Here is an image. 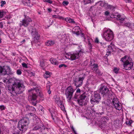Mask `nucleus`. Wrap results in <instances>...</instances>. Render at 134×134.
<instances>
[{
    "label": "nucleus",
    "instance_id": "nucleus-1",
    "mask_svg": "<svg viewBox=\"0 0 134 134\" xmlns=\"http://www.w3.org/2000/svg\"><path fill=\"white\" fill-rule=\"evenodd\" d=\"M40 89V87L38 86L37 84H34L33 88L28 90L29 92H31L29 97L31 100H36L37 98L36 93L40 97H42V94Z\"/></svg>",
    "mask_w": 134,
    "mask_h": 134
},
{
    "label": "nucleus",
    "instance_id": "nucleus-2",
    "mask_svg": "<svg viewBox=\"0 0 134 134\" xmlns=\"http://www.w3.org/2000/svg\"><path fill=\"white\" fill-rule=\"evenodd\" d=\"M24 88L23 84H8L6 87V89L10 92L14 91L16 94L22 93Z\"/></svg>",
    "mask_w": 134,
    "mask_h": 134
},
{
    "label": "nucleus",
    "instance_id": "nucleus-3",
    "mask_svg": "<svg viewBox=\"0 0 134 134\" xmlns=\"http://www.w3.org/2000/svg\"><path fill=\"white\" fill-rule=\"evenodd\" d=\"M120 61L123 63L124 69L129 70L131 69L133 65L131 58L127 55H125L121 58Z\"/></svg>",
    "mask_w": 134,
    "mask_h": 134
},
{
    "label": "nucleus",
    "instance_id": "nucleus-4",
    "mask_svg": "<svg viewBox=\"0 0 134 134\" xmlns=\"http://www.w3.org/2000/svg\"><path fill=\"white\" fill-rule=\"evenodd\" d=\"M28 124V119L24 118L19 122L18 127L20 131L23 132L26 130Z\"/></svg>",
    "mask_w": 134,
    "mask_h": 134
},
{
    "label": "nucleus",
    "instance_id": "nucleus-5",
    "mask_svg": "<svg viewBox=\"0 0 134 134\" xmlns=\"http://www.w3.org/2000/svg\"><path fill=\"white\" fill-rule=\"evenodd\" d=\"M102 36L106 41H111L114 37L112 31L109 29H104Z\"/></svg>",
    "mask_w": 134,
    "mask_h": 134
},
{
    "label": "nucleus",
    "instance_id": "nucleus-6",
    "mask_svg": "<svg viewBox=\"0 0 134 134\" xmlns=\"http://www.w3.org/2000/svg\"><path fill=\"white\" fill-rule=\"evenodd\" d=\"M83 53L81 50H80L73 54L68 53L67 55L68 58L71 60H73L79 58Z\"/></svg>",
    "mask_w": 134,
    "mask_h": 134
},
{
    "label": "nucleus",
    "instance_id": "nucleus-7",
    "mask_svg": "<svg viewBox=\"0 0 134 134\" xmlns=\"http://www.w3.org/2000/svg\"><path fill=\"white\" fill-rule=\"evenodd\" d=\"M74 91L71 86L68 87L65 90V94L69 102H70Z\"/></svg>",
    "mask_w": 134,
    "mask_h": 134
},
{
    "label": "nucleus",
    "instance_id": "nucleus-8",
    "mask_svg": "<svg viewBox=\"0 0 134 134\" xmlns=\"http://www.w3.org/2000/svg\"><path fill=\"white\" fill-rule=\"evenodd\" d=\"M12 75L13 73L11 72L10 68L7 66L5 68L4 66H0V75H4L6 74Z\"/></svg>",
    "mask_w": 134,
    "mask_h": 134
},
{
    "label": "nucleus",
    "instance_id": "nucleus-9",
    "mask_svg": "<svg viewBox=\"0 0 134 134\" xmlns=\"http://www.w3.org/2000/svg\"><path fill=\"white\" fill-rule=\"evenodd\" d=\"M86 97V96L85 93H84L81 94L79 99L77 100L78 103L80 106L85 105L87 104V101Z\"/></svg>",
    "mask_w": 134,
    "mask_h": 134
},
{
    "label": "nucleus",
    "instance_id": "nucleus-10",
    "mask_svg": "<svg viewBox=\"0 0 134 134\" xmlns=\"http://www.w3.org/2000/svg\"><path fill=\"white\" fill-rule=\"evenodd\" d=\"M102 94L109 97V96L111 95L112 91L109 90L107 87L105 86H102L99 89Z\"/></svg>",
    "mask_w": 134,
    "mask_h": 134
},
{
    "label": "nucleus",
    "instance_id": "nucleus-11",
    "mask_svg": "<svg viewBox=\"0 0 134 134\" xmlns=\"http://www.w3.org/2000/svg\"><path fill=\"white\" fill-rule=\"evenodd\" d=\"M28 30L30 32H31V35L34 41H37L39 39V36L35 29L33 27L31 26L29 28Z\"/></svg>",
    "mask_w": 134,
    "mask_h": 134
},
{
    "label": "nucleus",
    "instance_id": "nucleus-12",
    "mask_svg": "<svg viewBox=\"0 0 134 134\" xmlns=\"http://www.w3.org/2000/svg\"><path fill=\"white\" fill-rule=\"evenodd\" d=\"M101 97L100 95L97 93H94L92 96L90 102L92 104H94L96 103H98L100 100Z\"/></svg>",
    "mask_w": 134,
    "mask_h": 134
},
{
    "label": "nucleus",
    "instance_id": "nucleus-13",
    "mask_svg": "<svg viewBox=\"0 0 134 134\" xmlns=\"http://www.w3.org/2000/svg\"><path fill=\"white\" fill-rule=\"evenodd\" d=\"M24 16H25L24 18L20 21L19 25L21 26H23L26 27L28 26L30 23L32 21V20L29 16H26L25 15Z\"/></svg>",
    "mask_w": 134,
    "mask_h": 134
},
{
    "label": "nucleus",
    "instance_id": "nucleus-14",
    "mask_svg": "<svg viewBox=\"0 0 134 134\" xmlns=\"http://www.w3.org/2000/svg\"><path fill=\"white\" fill-rule=\"evenodd\" d=\"M112 103L116 110H120L122 109V105L117 98H114L112 100Z\"/></svg>",
    "mask_w": 134,
    "mask_h": 134
},
{
    "label": "nucleus",
    "instance_id": "nucleus-15",
    "mask_svg": "<svg viewBox=\"0 0 134 134\" xmlns=\"http://www.w3.org/2000/svg\"><path fill=\"white\" fill-rule=\"evenodd\" d=\"M27 109L30 111L29 112V114L31 116H32L34 114V112L35 111L36 109L35 108L32 106H28L27 107Z\"/></svg>",
    "mask_w": 134,
    "mask_h": 134
},
{
    "label": "nucleus",
    "instance_id": "nucleus-16",
    "mask_svg": "<svg viewBox=\"0 0 134 134\" xmlns=\"http://www.w3.org/2000/svg\"><path fill=\"white\" fill-rule=\"evenodd\" d=\"M43 125L41 123H38V124L36 125L32 129V130L36 131L40 128L43 129Z\"/></svg>",
    "mask_w": 134,
    "mask_h": 134
},
{
    "label": "nucleus",
    "instance_id": "nucleus-17",
    "mask_svg": "<svg viewBox=\"0 0 134 134\" xmlns=\"http://www.w3.org/2000/svg\"><path fill=\"white\" fill-rule=\"evenodd\" d=\"M114 47V45L112 43H111L110 45L108 46L107 55H109V54H110V52L113 51V47Z\"/></svg>",
    "mask_w": 134,
    "mask_h": 134
},
{
    "label": "nucleus",
    "instance_id": "nucleus-18",
    "mask_svg": "<svg viewBox=\"0 0 134 134\" xmlns=\"http://www.w3.org/2000/svg\"><path fill=\"white\" fill-rule=\"evenodd\" d=\"M24 4L29 7H31L33 5V4L30 0H23L22 1Z\"/></svg>",
    "mask_w": 134,
    "mask_h": 134
},
{
    "label": "nucleus",
    "instance_id": "nucleus-19",
    "mask_svg": "<svg viewBox=\"0 0 134 134\" xmlns=\"http://www.w3.org/2000/svg\"><path fill=\"white\" fill-rule=\"evenodd\" d=\"M81 91L80 89L78 88L76 91V92L75 94L74 98L75 99H77L79 97H80V95Z\"/></svg>",
    "mask_w": 134,
    "mask_h": 134
},
{
    "label": "nucleus",
    "instance_id": "nucleus-20",
    "mask_svg": "<svg viewBox=\"0 0 134 134\" xmlns=\"http://www.w3.org/2000/svg\"><path fill=\"white\" fill-rule=\"evenodd\" d=\"M98 3H99V5L101 7H104L105 8H106L107 5V3L101 1L96 3L95 5H97Z\"/></svg>",
    "mask_w": 134,
    "mask_h": 134
},
{
    "label": "nucleus",
    "instance_id": "nucleus-21",
    "mask_svg": "<svg viewBox=\"0 0 134 134\" xmlns=\"http://www.w3.org/2000/svg\"><path fill=\"white\" fill-rule=\"evenodd\" d=\"M51 62V63L54 65H58L59 64L58 62L57 61L56 59L51 58L49 60Z\"/></svg>",
    "mask_w": 134,
    "mask_h": 134
},
{
    "label": "nucleus",
    "instance_id": "nucleus-22",
    "mask_svg": "<svg viewBox=\"0 0 134 134\" xmlns=\"http://www.w3.org/2000/svg\"><path fill=\"white\" fill-rule=\"evenodd\" d=\"M65 20L68 23H69L75 24V22L72 19H71L69 17H67L65 18Z\"/></svg>",
    "mask_w": 134,
    "mask_h": 134
},
{
    "label": "nucleus",
    "instance_id": "nucleus-23",
    "mask_svg": "<svg viewBox=\"0 0 134 134\" xmlns=\"http://www.w3.org/2000/svg\"><path fill=\"white\" fill-rule=\"evenodd\" d=\"M52 73L48 71H46L44 75V77L46 79L52 75Z\"/></svg>",
    "mask_w": 134,
    "mask_h": 134
},
{
    "label": "nucleus",
    "instance_id": "nucleus-24",
    "mask_svg": "<svg viewBox=\"0 0 134 134\" xmlns=\"http://www.w3.org/2000/svg\"><path fill=\"white\" fill-rule=\"evenodd\" d=\"M54 43V41L49 40L47 41L46 42V44L47 46H49L53 45Z\"/></svg>",
    "mask_w": 134,
    "mask_h": 134
},
{
    "label": "nucleus",
    "instance_id": "nucleus-25",
    "mask_svg": "<svg viewBox=\"0 0 134 134\" xmlns=\"http://www.w3.org/2000/svg\"><path fill=\"white\" fill-rule=\"evenodd\" d=\"M116 16H117L116 18L118 19L121 21L124 20L125 18V17H122L119 14H118L117 15H116Z\"/></svg>",
    "mask_w": 134,
    "mask_h": 134
},
{
    "label": "nucleus",
    "instance_id": "nucleus-26",
    "mask_svg": "<svg viewBox=\"0 0 134 134\" xmlns=\"http://www.w3.org/2000/svg\"><path fill=\"white\" fill-rule=\"evenodd\" d=\"M98 66L97 64H94L93 65L91 66L92 69L94 71L98 69Z\"/></svg>",
    "mask_w": 134,
    "mask_h": 134
},
{
    "label": "nucleus",
    "instance_id": "nucleus-27",
    "mask_svg": "<svg viewBox=\"0 0 134 134\" xmlns=\"http://www.w3.org/2000/svg\"><path fill=\"white\" fill-rule=\"evenodd\" d=\"M58 105L62 110H65V108L62 102L61 103L59 102Z\"/></svg>",
    "mask_w": 134,
    "mask_h": 134
},
{
    "label": "nucleus",
    "instance_id": "nucleus-28",
    "mask_svg": "<svg viewBox=\"0 0 134 134\" xmlns=\"http://www.w3.org/2000/svg\"><path fill=\"white\" fill-rule=\"evenodd\" d=\"M80 29V27L78 26H76L74 27L72 30V32L74 33V32H77V31Z\"/></svg>",
    "mask_w": 134,
    "mask_h": 134
},
{
    "label": "nucleus",
    "instance_id": "nucleus-29",
    "mask_svg": "<svg viewBox=\"0 0 134 134\" xmlns=\"http://www.w3.org/2000/svg\"><path fill=\"white\" fill-rule=\"evenodd\" d=\"M24 83L22 80L17 79L15 80L14 84H23Z\"/></svg>",
    "mask_w": 134,
    "mask_h": 134
},
{
    "label": "nucleus",
    "instance_id": "nucleus-30",
    "mask_svg": "<svg viewBox=\"0 0 134 134\" xmlns=\"http://www.w3.org/2000/svg\"><path fill=\"white\" fill-rule=\"evenodd\" d=\"M87 41L88 42V44L90 46L89 48L91 49L92 47L91 42L92 41V40L90 38H87Z\"/></svg>",
    "mask_w": 134,
    "mask_h": 134
},
{
    "label": "nucleus",
    "instance_id": "nucleus-31",
    "mask_svg": "<svg viewBox=\"0 0 134 134\" xmlns=\"http://www.w3.org/2000/svg\"><path fill=\"white\" fill-rule=\"evenodd\" d=\"M84 79V77H80L79 78L78 80V82L77 83H80L81 84L82 83V82L83 80Z\"/></svg>",
    "mask_w": 134,
    "mask_h": 134
},
{
    "label": "nucleus",
    "instance_id": "nucleus-32",
    "mask_svg": "<svg viewBox=\"0 0 134 134\" xmlns=\"http://www.w3.org/2000/svg\"><path fill=\"white\" fill-rule=\"evenodd\" d=\"M105 8L113 10L114 8V7L113 6L110 5H109L107 3V5L106 8Z\"/></svg>",
    "mask_w": 134,
    "mask_h": 134
},
{
    "label": "nucleus",
    "instance_id": "nucleus-33",
    "mask_svg": "<svg viewBox=\"0 0 134 134\" xmlns=\"http://www.w3.org/2000/svg\"><path fill=\"white\" fill-rule=\"evenodd\" d=\"M132 121L131 120H127L126 121V123L127 125H130L132 123Z\"/></svg>",
    "mask_w": 134,
    "mask_h": 134
},
{
    "label": "nucleus",
    "instance_id": "nucleus-34",
    "mask_svg": "<svg viewBox=\"0 0 134 134\" xmlns=\"http://www.w3.org/2000/svg\"><path fill=\"white\" fill-rule=\"evenodd\" d=\"M119 68H114L113 70V71L115 73L118 74L119 72Z\"/></svg>",
    "mask_w": 134,
    "mask_h": 134
},
{
    "label": "nucleus",
    "instance_id": "nucleus-35",
    "mask_svg": "<svg viewBox=\"0 0 134 134\" xmlns=\"http://www.w3.org/2000/svg\"><path fill=\"white\" fill-rule=\"evenodd\" d=\"M11 80V79H10L8 80V79L5 78L3 79V81L4 83H6L8 82V84H9V83H11V82H10V81Z\"/></svg>",
    "mask_w": 134,
    "mask_h": 134
},
{
    "label": "nucleus",
    "instance_id": "nucleus-36",
    "mask_svg": "<svg viewBox=\"0 0 134 134\" xmlns=\"http://www.w3.org/2000/svg\"><path fill=\"white\" fill-rule=\"evenodd\" d=\"M85 4H86L91 3V0H83Z\"/></svg>",
    "mask_w": 134,
    "mask_h": 134
},
{
    "label": "nucleus",
    "instance_id": "nucleus-37",
    "mask_svg": "<svg viewBox=\"0 0 134 134\" xmlns=\"http://www.w3.org/2000/svg\"><path fill=\"white\" fill-rule=\"evenodd\" d=\"M55 102L58 105V104L59 103V102L60 103H61L62 102L59 99V98H56L55 99Z\"/></svg>",
    "mask_w": 134,
    "mask_h": 134
},
{
    "label": "nucleus",
    "instance_id": "nucleus-38",
    "mask_svg": "<svg viewBox=\"0 0 134 134\" xmlns=\"http://www.w3.org/2000/svg\"><path fill=\"white\" fill-rule=\"evenodd\" d=\"M43 1L44 2H47L51 4L53 2V1L51 0H43Z\"/></svg>",
    "mask_w": 134,
    "mask_h": 134
},
{
    "label": "nucleus",
    "instance_id": "nucleus-39",
    "mask_svg": "<svg viewBox=\"0 0 134 134\" xmlns=\"http://www.w3.org/2000/svg\"><path fill=\"white\" fill-rule=\"evenodd\" d=\"M69 3V2L68 1H64L62 2L64 6L67 5Z\"/></svg>",
    "mask_w": 134,
    "mask_h": 134
},
{
    "label": "nucleus",
    "instance_id": "nucleus-40",
    "mask_svg": "<svg viewBox=\"0 0 134 134\" xmlns=\"http://www.w3.org/2000/svg\"><path fill=\"white\" fill-rule=\"evenodd\" d=\"M16 73L18 75H20L21 74L22 72L20 69H18L17 70Z\"/></svg>",
    "mask_w": 134,
    "mask_h": 134
},
{
    "label": "nucleus",
    "instance_id": "nucleus-41",
    "mask_svg": "<svg viewBox=\"0 0 134 134\" xmlns=\"http://www.w3.org/2000/svg\"><path fill=\"white\" fill-rule=\"evenodd\" d=\"M40 65L42 67H43L44 66V63L43 61H42L40 62Z\"/></svg>",
    "mask_w": 134,
    "mask_h": 134
},
{
    "label": "nucleus",
    "instance_id": "nucleus-42",
    "mask_svg": "<svg viewBox=\"0 0 134 134\" xmlns=\"http://www.w3.org/2000/svg\"><path fill=\"white\" fill-rule=\"evenodd\" d=\"M63 67H64V68H66L67 67V66L64 64H61L59 65V67L60 68H61Z\"/></svg>",
    "mask_w": 134,
    "mask_h": 134
},
{
    "label": "nucleus",
    "instance_id": "nucleus-43",
    "mask_svg": "<svg viewBox=\"0 0 134 134\" xmlns=\"http://www.w3.org/2000/svg\"><path fill=\"white\" fill-rule=\"evenodd\" d=\"M5 107L3 105H1L0 106V109L1 110H4Z\"/></svg>",
    "mask_w": 134,
    "mask_h": 134
},
{
    "label": "nucleus",
    "instance_id": "nucleus-44",
    "mask_svg": "<svg viewBox=\"0 0 134 134\" xmlns=\"http://www.w3.org/2000/svg\"><path fill=\"white\" fill-rule=\"evenodd\" d=\"M97 74L99 75L100 74V72L99 70L97 69L96 70L94 71Z\"/></svg>",
    "mask_w": 134,
    "mask_h": 134
},
{
    "label": "nucleus",
    "instance_id": "nucleus-45",
    "mask_svg": "<svg viewBox=\"0 0 134 134\" xmlns=\"http://www.w3.org/2000/svg\"><path fill=\"white\" fill-rule=\"evenodd\" d=\"M4 15V12L0 11V18H2Z\"/></svg>",
    "mask_w": 134,
    "mask_h": 134
},
{
    "label": "nucleus",
    "instance_id": "nucleus-46",
    "mask_svg": "<svg viewBox=\"0 0 134 134\" xmlns=\"http://www.w3.org/2000/svg\"><path fill=\"white\" fill-rule=\"evenodd\" d=\"M23 67L26 68L27 67V65L25 63H23L22 64Z\"/></svg>",
    "mask_w": 134,
    "mask_h": 134
},
{
    "label": "nucleus",
    "instance_id": "nucleus-47",
    "mask_svg": "<svg viewBox=\"0 0 134 134\" xmlns=\"http://www.w3.org/2000/svg\"><path fill=\"white\" fill-rule=\"evenodd\" d=\"M94 64V62L93 60H91L90 61V65L91 66L92 65H93V64Z\"/></svg>",
    "mask_w": 134,
    "mask_h": 134
},
{
    "label": "nucleus",
    "instance_id": "nucleus-48",
    "mask_svg": "<svg viewBox=\"0 0 134 134\" xmlns=\"http://www.w3.org/2000/svg\"><path fill=\"white\" fill-rule=\"evenodd\" d=\"M125 25L126 26L129 27L131 26V24L129 23H127L125 24Z\"/></svg>",
    "mask_w": 134,
    "mask_h": 134
},
{
    "label": "nucleus",
    "instance_id": "nucleus-49",
    "mask_svg": "<svg viewBox=\"0 0 134 134\" xmlns=\"http://www.w3.org/2000/svg\"><path fill=\"white\" fill-rule=\"evenodd\" d=\"M109 12L108 11H106L105 12V15L106 16H107L109 14Z\"/></svg>",
    "mask_w": 134,
    "mask_h": 134
},
{
    "label": "nucleus",
    "instance_id": "nucleus-50",
    "mask_svg": "<svg viewBox=\"0 0 134 134\" xmlns=\"http://www.w3.org/2000/svg\"><path fill=\"white\" fill-rule=\"evenodd\" d=\"M77 32H74L73 33L74 34H76L77 35H78L80 34V32L79 30H78V31H77Z\"/></svg>",
    "mask_w": 134,
    "mask_h": 134
},
{
    "label": "nucleus",
    "instance_id": "nucleus-51",
    "mask_svg": "<svg viewBox=\"0 0 134 134\" xmlns=\"http://www.w3.org/2000/svg\"><path fill=\"white\" fill-rule=\"evenodd\" d=\"M95 42L96 43H98L99 42V40L97 38H95Z\"/></svg>",
    "mask_w": 134,
    "mask_h": 134
},
{
    "label": "nucleus",
    "instance_id": "nucleus-52",
    "mask_svg": "<svg viewBox=\"0 0 134 134\" xmlns=\"http://www.w3.org/2000/svg\"><path fill=\"white\" fill-rule=\"evenodd\" d=\"M53 18H58L59 16L56 15H53Z\"/></svg>",
    "mask_w": 134,
    "mask_h": 134
},
{
    "label": "nucleus",
    "instance_id": "nucleus-53",
    "mask_svg": "<svg viewBox=\"0 0 134 134\" xmlns=\"http://www.w3.org/2000/svg\"><path fill=\"white\" fill-rule=\"evenodd\" d=\"M1 3L2 4H3V5L5 4L6 2L5 1H1Z\"/></svg>",
    "mask_w": 134,
    "mask_h": 134
},
{
    "label": "nucleus",
    "instance_id": "nucleus-54",
    "mask_svg": "<svg viewBox=\"0 0 134 134\" xmlns=\"http://www.w3.org/2000/svg\"><path fill=\"white\" fill-rule=\"evenodd\" d=\"M3 27V24L2 23H0V27L1 28H2Z\"/></svg>",
    "mask_w": 134,
    "mask_h": 134
},
{
    "label": "nucleus",
    "instance_id": "nucleus-55",
    "mask_svg": "<svg viewBox=\"0 0 134 134\" xmlns=\"http://www.w3.org/2000/svg\"><path fill=\"white\" fill-rule=\"evenodd\" d=\"M60 19H62L63 20H65V18H64L62 16H59V18Z\"/></svg>",
    "mask_w": 134,
    "mask_h": 134
},
{
    "label": "nucleus",
    "instance_id": "nucleus-56",
    "mask_svg": "<svg viewBox=\"0 0 134 134\" xmlns=\"http://www.w3.org/2000/svg\"><path fill=\"white\" fill-rule=\"evenodd\" d=\"M91 109L92 110V113H93V112H95V111L94 109H93V108H91Z\"/></svg>",
    "mask_w": 134,
    "mask_h": 134
},
{
    "label": "nucleus",
    "instance_id": "nucleus-57",
    "mask_svg": "<svg viewBox=\"0 0 134 134\" xmlns=\"http://www.w3.org/2000/svg\"><path fill=\"white\" fill-rule=\"evenodd\" d=\"M71 129L74 131V132H75V131L74 130V129L72 126L71 127Z\"/></svg>",
    "mask_w": 134,
    "mask_h": 134
},
{
    "label": "nucleus",
    "instance_id": "nucleus-58",
    "mask_svg": "<svg viewBox=\"0 0 134 134\" xmlns=\"http://www.w3.org/2000/svg\"><path fill=\"white\" fill-rule=\"evenodd\" d=\"M48 92L49 94H50L51 93V91H50V90H48Z\"/></svg>",
    "mask_w": 134,
    "mask_h": 134
},
{
    "label": "nucleus",
    "instance_id": "nucleus-59",
    "mask_svg": "<svg viewBox=\"0 0 134 134\" xmlns=\"http://www.w3.org/2000/svg\"><path fill=\"white\" fill-rule=\"evenodd\" d=\"M126 2H130V0H124Z\"/></svg>",
    "mask_w": 134,
    "mask_h": 134
},
{
    "label": "nucleus",
    "instance_id": "nucleus-60",
    "mask_svg": "<svg viewBox=\"0 0 134 134\" xmlns=\"http://www.w3.org/2000/svg\"><path fill=\"white\" fill-rule=\"evenodd\" d=\"M32 103L33 105L35 106L36 105V102H33Z\"/></svg>",
    "mask_w": 134,
    "mask_h": 134
},
{
    "label": "nucleus",
    "instance_id": "nucleus-61",
    "mask_svg": "<svg viewBox=\"0 0 134 134\" xmlns=\"http://www.w3.org/2000/svg\"><path fill=\"white\" fill-rule=\"evenodd\" d=\"M31 75H32L33 76H34L35 75L32 72H31Z\"/></svg>",
    "mask_w": 134,
    "mask_h": 134
},
{
    "label": "nucleus",
    "instance_id": "nucleus-62",
    "mask_svg": "<svg viewBox=\"0 0 134 134\" xmlns=\"http://www.w3.org/2000/svg\"><path fill=\"white\" fill-rule=\"evenodd\" d=\"M103 103L105 105H108L106 103H105L104 102H103Z\"/></svg>",
    "mask_w": 134,
    "mask_h": 134
},
{
    "label": "nucleus",
    "instance_id": "nucleus-63",
    "mask_svg": "<svg viewBox=\"0 0 134 134\" xmlns=\"http://www.w3.org/2000/svg\"><path fill=\"white\" fill-rule=\"evenodd\" d=\"M48 10L50 12H51V10L50 9H48Z\"/></svg>",
    "mask_w": 134,
    "mask_h": 134
},
{
    "label": "nucleus",
    "instance_id": "nucleus-64",
    "mask_svg": "<svg viewBox=\"0 0 134 134\" xmlns=\"http://www.w3.org/2000/svg\"><path fill=\"white\" fill-rule=\"evenodd\" d=\"M3 5H3V4H1V7H3Z\"/></svg>",
    "mask_w": 134,
    "mask_h": 134
}]
</instances>
